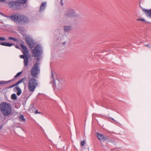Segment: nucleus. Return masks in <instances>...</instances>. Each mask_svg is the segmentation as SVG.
<instances>
[{"mask_svg": "<svg viewBox=\"0 0 151 151\" xmlns=\"http://www.w3.org/2000/svg\"><path fill=\"white\" fill-rule=\"evenodd\" d=\"M22 73V72H20L18 73L17 74V75L15 76V77H17L21 75V74Z\"/></svg>", "mask_w": 151, "mask_h": 151, "instance_id": "obj_25", "label": "nucleus"}, {"mask_svg": "<svg viewBox=\"0 0 151 151\" xmlns=\"http://www.w3.org/2000/svg\"><path fill=\"white\" fill-rule=\"evenodd\" d=\"M8 39L9 40H12L14 41H17V40L16 38H13L11 37H9L8 38Z\"/></svg>", "mask_w": 151, "mask_h": 151, "instance_id": "obj_21", "label": "nucleus"}, {"mask_svg": "<svg viewBox=\"0 0 151 151\" xmlns=\"http://www.w3.org/2000/svg\"><path fill=\"white\" fill-rule=\"evenodd\" d=\"M96 135L98 139L100 140L104 141L108 139V137L105 136L103 134L97 132L96 133Z\"/></svg>", "mask_w": 151, "mask_h": 151, "instance_id": "obj_7", "label": "nucleus"}, {"mask_svg": "<svg viewBox=\"0 0 151 151\" xmlns=\"http://www.w3.org/2000/svg\"><path fill=\"white\" fill-rule=\"evenodd\" d=\"M0 108L1 112L4 116L9 115L12 112V107L9 104L5 102L1 103Z\"/></svg>", "mask_w": 151, "mask_h": 151, "instance_id": "obj_1", "label": "nucleus"}, {"mask_svg": "<svg viewBox=\"0 0 151 151\" xmlns=\"http://www.w3.org/2000/svg\"><path fill=\"white\" fill-rule=\"evenodd\" d=\"M24 78H23L21 79L19 81H18L15 84L12 85V86H10V87H13L15 86H17V85H18L19 83H22L23 81H24Z\"/></svg>", "mask_w": 151, "mask_h": 151, "instance_id": "obj_16", "label": "nucleus"}, {"mask_svg": "<svg viewBox=\"0 0 151 151\" xmlns=\"http://www.w3.org/2000/svg\"><path fill=\"white\" fill-rule=\"evenodd\" d=\"M52 78H53V74H52Z\"/></svg>", "mask_w": 151, "mask_h": 151, "instance_id": "obj_34", "label": "nucleus"}, {"mask_svg": "<svg viewBox=\"0 0 151 151\" xmlns=\"http://www.w3.org/2000/svg\"><path fill=\"white\" fill-rule=\"evenodd\" d=\"M17 2L11 1L8 3V4L9 6L11 8L14 6Z\"/></svg>", "mask_w": 151, "mask_h": 151, "instance_id": "obj_14", "label": "nucleus"}, {"mask_svg": "<svg viewBox=\"0 0 151 151\" xmlns=\"http://www.w3.org/2000/svg\"><path fill=\"white\" fill-rule=\"evenodd\" d=\"M137 21H140L142 22H145V20L143 18L138 19H137Z\"/></svg>", "mask_w": 151, "mask_h": 151, "instance_id": "obj_26", "label": "nucleus"}, {"mask_svg": "<svg viewBox=\"0 0 151 151\" xmlns=\"http://www.w3.org/2000/svg\"><path fill=\"white\" fill-rule=\"evenodd\" d=\"M5 38L4 37H0V41H4Z\"/></svg>", "mask_w": 151, "mask_h": 151, "instance_id": "obj_27", "label": "nucleus"}, {"mask_svg": "<svg viewBox=\"0 0 151 151\" xmlns=\"http://www.w3.org/2000/svg\"><path fill=\"white\" fill-rule=\"evenodd\" d=\"M27 0H18V2L21 4L25 3Z\"/></svg>", "mask_w": 151, "mask_h": 151, "instance_id": "obj_20", "label": "nucleus"}, {"mask_svg": "<svg viewBox=\"0 0 151 151\" xmlns=\"http://www.w3.org/2000/svg\"><path fill=\"white\" fill-rule=\"evenodd\" d=\"M25 40L29 46L30 48H32L33 45V42L32 40L30 37L27 36L25 38Z\"/></svg>", "mask_w": 151, "mask_h": 151, "instance_id": "obj_9", "label": "nucleus"}, {"mask_svg": "<svg viewBox=\"0 0 151 151\" xmlns=\"http://www.w3.org/2000/svg\"><path fill=\"white\" fill-rule=\"evenodd\" d=\"M10 18L15 22L19 23L26 22L29 21L27 17L21 14L13 15L11 16Z\"/></svg>", "mask_w": 151, "mask_h": 151, "instance_id": "obj_2", "label": "nucleus"}, {"mask_svg": "<svg viewBox=\"0 0 151 151\" xmlns=\"http://www.w3.org/2000/svg\"><path fill=\"white\" fill-rule=\"evenodd\" d=\"M5 1V0H0V1L2 2H3L4 1Z\"/></svg>", "mask_w": 151, "mask_h": 151, "instance_id": "obj_32", "label": "nucleus"}, {"mask_svg": "<svg viewBox=\"0 0 151 151\" xmlns=\"http://www.w3.org/2000/svg\"><path fill=\"white\" fill-rule=\"evenodd\" d=\"M19 117L21 120L23 121H25L26 120L24 118V116L22 114L20 115Z\"/></svg>", "mask_w": 151, "mask_h": 151, "instance_id": "obj_19", "label": "nucleus"}, {"mask_svg": "<svg viewBox=\"0 0 151 151\" xmlns=\"http://www.w3.org/2000/svg\"><path fill=\"white\" fill-rule=\"evenodd\" d=\"M16 89L17 91V95L19 96L22 93V91L19 86H17L15 88Z\"/></svg>", "mask_w": 151, "mask_h": 151, "instance_id": "obj_13", "label": "nucleus"}, {"mask_svg": "<svg viewBox=\"0 0 151 151\" xmlns=\"http://www.w3.org/2000/svg\"><path fill=\"white\" fill-rule=\"evenodd\" d=\"M143 10L145 12L147 16L151 18V9H144Z\"/></svg>", "mask_w": 151, "mask_h": 151, "instance_id": "obj_11", "label": "nucleus"}, {"mask_svg": "<svg viewBox=\"0 0 151 151\" xmlns=\"http://www.w3.org/2000/svg\"><path fill=\"white\" fill-rule=\"evenodd\" d=\"M85 143V141L83 140L81 142V145L82 146H83Z\"/></svg>", "mask_w": 151, "mask_h": 151, "instance_id": "obj_23", "label": "nucleus"}, {"mask_svg": "<svg viewBox=\"0 0 151 151\" xmlns=\"http://www.w3.org/2000/svg\"><path fill=\"white\" fill-rule=\"evenodd\" d=\"M26 57H27V55H21L20 56V58H23L24 59Z\"/></svg>", "mask_w": 151, "mask_h": 151, "instance_id": "obj_24", "label": "nucleus"}, {"mask_svg": "<svg viewBox=\"0 0 151 151\" xmlns=\"http://www.w3.org/2000/svg\"><path fill=\"white\" fill-rule=\"evenodd\" d=\"M20 46L22 49L23 50V53L24 54V55H27L28 54L29 51L26 47L22 44H20Z\"/></svg>", "mask_w": 151, "mask_h": 151, "instance_id": "obj_10", "label": "nucleus"}, {"mask_svg": "<svg viewBox=\"0 0 151 151\" xmlns=\"http://www.w3.org/2000/svg\"><path fill=\"white\" fill-rule=\"evenodd\" d=\"M145 46H147L149 48L151 47L150 45H149L148 44H147V45H145Z\"/></svg>", "mask_w": 151, "mask_h": 151, "instance_id": "obj_31", "label": "nucleus"}, {"mask_svg": "<svg viewBox=\"0 0 151 151\" xmlns=\"http://www.w3.org/2000/svg\"><path fill=\"white\" fill-rule=\"evenodd\" d=\"M63 0H60V4L62 6H63Z\"/></svg>", "mask_w": 151, "mask_h": 151, "instance_id": "obj_30", "label": "nucleus"}, {"mask_svg": "<svg viewBox=\"0 0 151 151\" xmlns=\"http://www.w3.org/2000/svg\"><path fill=\"white\" fill-rule=\"evenodd\" d=\"M38 85V82L37 80L33 78H31L29 80L28 84V88L30 91L33 92Z\"/></svg>", "mask_w": 151, "mask_h": 151, "instance_id": "obj_3", "label": "nucleus"}, {"mask_svg": "<svg viewBox=\"0 0 151 151\" xmlns=\"http://www.w3.org/2000/svg\"><path fill=\"white\" fill-rule=\"evenodd\" d=\"M29 63V59L27 57H26L24 60V63L25 66H27Z\"/></svg>", "mask_w": 151, "mask_h": 151, "instance_id": "obj_15", "label": "nucleus"}, {"mask_svg": "<svg viewBox=\"0 0 151 151\" xmlns=\"http://www.w3.org/2000/svg\"><path fill=\"white\" fill-rule=\"evenodd\" d=\"M38 63H35L31 70V75L33 77L37 78L40 73V69L38 67Z\"/></svg>", "mask_w": 151, "mask_h": 151, "instance_id": "obj_4", "label": "nucleus"}, {"mask_svg": "<svg viewBox=\"0 0 151 151\" xmlns=\"http://www.w3.org/2000/svg\"><path fill=\"white\" fill-rule=\"evenodd\" d=\"M41 113L40 112H39L38 110H37L35 111V114H40Z\"/></svg>", "mask_w": 151, "mask_h": 151, "instance_id": "obj_29", "label": "nucleus"}, {"mask_svg": "<svg viewBox=\"0 0 151 151\" xmlns=\"http://www.w3.org/2000/svg\"><path fill=\"white\" fill-rule=\"evenodd\" d=\"M14 45L13 44L6 42V46L11 47Z\"/></svg>", "mask_w": 151, "mask_h": 151, "instance_id": "obj_22", "label": "nucleus"}, {"mask_svg": "<svg viewBox=\"0 0 151 151\" xmlns=\"http://www.w3.org/2000/svg\"><path fill=\"white\" fill-rule=\"evenodd\" d=\"M55 85L56 88L59 90H60L62 88L63 84L62 82L58 79L54 81Z\"/></svg>", "mask_w": 151, "mask_h": 151, "instance_id": "obj_8", "label": "nucleus"}, {"mask_svg": "<svg viewBox=\"0 0 151 151\" xmlns=\"http://www.w3.org/2000/svg\"><path fill=\"white\" fill-rule=\"evenodd\" d=\"M0 14L2 15H3V16H4V14H2V13H1V12H0Z\"/></svg>", "mask_w": 151, "mask_h": 151, "instance_id": "obj_33", "label": "nucleus"}, {"mask_svg": "<svg viewBox=\"0 0 151 151\" xmlns=\"http://www.w3.org/2000/svg\"><path fill=\"white\" fill-rule=\"evenodd\" d=\"M42 51L41 46L38 45H37L35 47L32 51L33 54L35 57H38L42 54Z\"/></svg>", "mask_w": 151, "mask_h": 151, "instance_id": "obj_5", "label": "nucleus"}, {"mask_svg": "<svg viewBox=\"0 0 151 151\" xmlns=\"http://www.w3.org/2000/svg\"><path fill=\"white\" fill-rule=\"evenodd\" d=\"M11 99L12 100H15L17 99V96L15 94H13L11 96Z\"/></svg>", "mask_w": 151, "mask_h": 151, "instance_id": "obj_18", "label": "nucleus"}, {"mask_svg": "<svg viewBox=\"0 0 151 151\" xmlns=\"http://www.w3.org/2000/svg\"><path fill=\"white\" fill-rule=\"evenodd\" d=\"M6 42H3L1 43H0V45H1L6 46Z\"/></svg>", "mask_w": 151, "mask_h": 151, "instance_id": "obj_28", "label": "nucleus"}, {"mask_svg": "<svg viewBox=\"0 0 151 151\" xmlns=\"http://www.w3.org/2000/svg\"><path fill=\"white\" fill-rule=\"evenodd\" d=\"M46 4L44 2L42 3L40 8V11H42L45 9L46 6Z\"/></svg>", "mask_w": 151, "mask_h": 151, "instance_id": "obj_17", "label": "nucleus"}, {"mask_svg": "<svg viewBox=\"0 0 151 151\" xmlns=\"http://www.w3.org/2000/svg\"><path fill=\"white\" fill-rule=\"evenodd\" d=\"M72 27L71 26H65L64 27V30L66 32H69L72 29Z\"/></svg>", "mask_w": 151, "mask_h": 151, "instance_id": "obj_12", "label": "nucleus"}, {"mask_svg": "<svg viewBox=\"0 0 151 151\" xmlns=\"http://www.w3.org/2000/svg\"><path fill=\"white\" fill-rule=\"evenodd\" d=\"M77 16V14L74 11L71 9L68 10L65 14V16L66 18H71Z\"/></svg>", "mask_w": 151, "mask_h": 151, "instance_id": "obj_6", "label": "nucleus"}]
</instances>
